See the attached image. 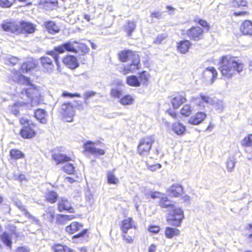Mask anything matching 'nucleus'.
Instances as JSON below:
<instances>
[{"label": "nucleus", "instance_id": "1", "mask_svg": "<svg viewBox=\"0 0 252 252\" xmlns=\"http://www.w3.org/2000/svg\"><path fill=\"white\" fill-rule=\"evenodd\" d=\"M13 74L12 79L14 82L21 84L28 85L29 86L28 88L23 89L20 95L22 98H24V96L29 98L31 102L17 101L8 107L10 111L14 115H18L20 110L31 109L42 103L43 99L39 90L30 83L29 78L25 77L21 74L20 72L16 70L14 71Z\"/></svg>", "mask_w": 252, "mask_h": 252}, {"label": "nucleus", "instance_id": "2", "mask_svg": "<svg viewBox=\"0 0 252 252\" xmlns=\"http://www.w3.org/2000/svg\"><path fill=\"white\" fill-rule=\"evenodd\" d=\"M158 204L161 208L168 209L167 221L169 223L177 227L180 226L184 219L183 210L172 204L171 201L164 194L159 198Z\"/></svg>", "mask_w": 252, "mask_h": 252}, {"label": "nucleus", "instance_id": "3", "mask_svg": "<svg viewBox=\"0 0 252 252\" xmlns=\"http://www.w3.org/2000/svg\"><path fill=\"white\" fill-rule=\"evenodd\" d=\"M243 67L244 64L236 61L235 58L224 56L220 62V70L223 77L230 78L236 72H241Z\"/></svg>", "mask_w": 252, "mask_h": 252}, {"label": "nucleus", "instance_id": "4", "mask_svg": "<svg viewBox=\"0 0 252 252\" xmlns=\"http://www.w3.org/2000/svg\"><path fill=\"white\" fill-rule=\"evenodd\" d=\"M58 54L54 51L47 53L45 56L40 58V63L43 69L47 72H51L54 68V62L58 65Z\"/></svg>", "mask_w": 252, "mask_h": 252}, {"label": "nucleus", "instance_id": "5", "mask_svg": "<svg viewBox=\"0 0 252 252\" xmlns=\"http://www.w3.org/2000/svg\"><path fill=\"white\" fill-rule=\"evenodd\" d=\"M154 141L153 136H146L140 141L138 146V152L141 156H147Z\"/></svg>", "mask_w": 252, "mask_h": 252}, {"label": "nucleus", "instance_id": "6", "mask_svg": "<svg viewBox=\"0 0 252 252\" xmlns=\"http://www.w3.org/2000/svg\"><path fill=\"white\" fill-rule=\"evenodd\" d=\"M61 113L66 122H70L72 121L73 118L75 115V110L72 104L70 103H64L61 106Z\"/></svg>", "mask_w": 252, "mask_h": 252}, {"label": "nucleus", "instance_id": "7", "mask_svg": "<svg viewBox=\"0 0 252 252\" xmlns=\"http://www.w3.org/2000/svg\"><path fill=\"white\" fill-rule=\"evenodd\" d=\"M1 28L5 32L16 34H19L21 32L19 23L17 22L4 21L1 24Z\"/></svg>", "mask_w": 252, "mask_h": 252}, {"label": "nucleus", "instance_id": "8", "mask_svg": "<svg viewBox=\"0 0 252 252\" xmlns=\"http://www.w3.org/2000/svg\"><path fill=\"white\" fill-rule=\"evenodd\" d=\"M203 30L200 27H193L187 31V36L191 40L198 41L202 38Z\"/></svg>", "mask_w": 252, "mask_h": 252}, {"label": "nucleus", "instance_id": "9", "mask_svg": "<svg viewBox=\"0 0 252 252\" xmlns=\"http://www.w3.org/2000/svg\"><path fill=\"white\" fill-rule=\"evenodd\" d=\"M96 143L91 141H88L83 145V148L85 151L95 156L103 155L105 154V151L97 148L94 146Z\"/></svg>", "mask_w": 252, "mask_h": 252}, {"label": "nucleus", "instance_id": "10", "mask_svg": "<svg viewBox=\"0 0 252 252\" xmlns=\"http://www.w3.org/2000/svg\"><path fill=\"white\" fill-rule=\"evenodd\" d=\"M76 41L66 42L60 46L55 47L54 50L56 52L60 54L64 53L65 51L68 52H74L76 50L75 43Z\"/></svg>", "mask_w": 252, "mask_h": 252}, {"label": "nucleus", "instance_id": "11", "mask_svg": "<svg viewBox=\"0 0 252 252\" xmlns=\"http://www.w3.org/2000/svg\"><path fill=\"white\" fill-rule=\"evenodd\" d=\"M124 69V73L126 74L128 72H133L140 68V59L138 55H134L133 59L129 61Z\"/></svg>", "mask_w": 252, "mask_h": 252}, {"label": "nucleus", "instance_id": "12", "mask_svg": "<svg viewBox=\"0 0 252 252\" xmlns=\"http://www.w3.org/2000/svg\"><path fill=\"white\" fill-rule=\"evenodd\" d=\"M35 125L33 124L30 125H27L25 126H22L20 130V134L22 137L24 138H32L34 137L36 134L34 129Z\"/></svg>", "mask_w": 252, "mask_h": 252}, {"label": "nucleus", "instance_id": "13", "mask_svg": "<svg viewBox=\"0 0 252 252\" xmlns=\"http://www.w3.org/2000/svg\"><path fill=\"white\" fill-rule=\"evenodd\" d=\"M203 75L210 84H212L217 77L218 73L214 67H208L204 70Z\"/></svg>", "mask_w": 252, "mask_h": 252}, {"label": "nucleus", "instance_id": "14", "mask_svg": "<svg viewBox=\"0 0 252 252\" xmlns=\"http://www.w3.org/2000/svg\"><path fill=\"white\" fill-rule=\"evenodd\" d=\"M241 145L244 148L245 151L251 155L249 159L252 158V134L246 136L241 142Z\"/></svg>", "mask_w": 252, "mask_h": 252}, {"label": "nucleus", "instance_id": "15", "mask_svg": "<svg viewBox=\"0 0 252 252\" xmlns=\"http://www.w3.org/2000/svg\"><path fill=\"white\" fill-rule=\"evenodd\" d=\"M58 210L59 212H63L64 210L68 211L70 213H74V209L71 206L70 202L65 198H61L58 202Z\"/></svg>", "mask_w": 252, "mask_h": 252}, {"label": "nucleus", "instance_id": "16", "mask_svg": "<svg viewBox=\"0 0 252 252\" xmlns=\"http://www.w3.org/2000/svg\"><path fill=\"white\" fill-rule=\"evenodd\" d=\"M123 85L121 83L113 84L110 91L111 96L114 98H119L123 94Z\"/></svg>", "mask_w": 252, "mask_h": 252}, {"label": "nucleus", "instance_id": "17", "mask_svg": "<svg viewBox=\"0 0 252 252\" xmlns=\"http://www.w3.org/2000/svg\"><path fill=\"white\" fill-rule=\"evenodd\" d=\"M63 63L68 68L74 69L79 66L76 58L73 56H67L63 59Z\"/></svg>", "mask_w": 252, "mask_h": 252}, {"label": "nucleus", "instance_id": "18", "mask_svg": "<svg viewBox=\"0 0 252 252\" xmlns=\"http://www.w3.org/2000/svg\"><path fill=\"white\" fill-rule=\"evenodd\" d=\"M19 23L21 30L20 33L30 34L33 33L35 30V26L31 23L23 21Z\"/></svg>", "mask_w": 252, "mask_h": 252}, {"label": "nucleus", "instance_id": "19", "mask_svg": "<svg viewBox=\"0 0 252 252\" xmlns=\"http://www.w3.org/2000/svg\"><path fill=\"white\" fill-rule=\"evenodd\" d=\"M206 117V113L202 112H198L189 118V123L191 125H197L201 123Z\"/></svg>", "mask_w": 252, "mask_h": 252}, {"label": "nucleus", "instance_id": "20", "mask_svg": "<svg viewBox=\"0 0 252 252\" xmlns=\"http://www.w3.org/2000/svg\"><path fill=\"white\" fill-rule=\"evenodd\" d=\"M200 98L196 97H192L191 99V101L198 105V106H202V102L201 100L203 102L208 103L210 105H213L214 102V99L212 98L209 97V96L203 95L202 94H200Z\"/></svg>", "mask_w": 252, "mask_h": 252}, {"label": "nucleus", "instance_id": "21", "mask_svg": "<svg viewBox=\"0 0 252 252\" xmlns=\"http://www.w3.org/2000/svg\"><path fill=\"white\" fill-rule=\"evenodd\" d=\"M240 30L244 35H252V22L249 20L245 21L240 27Z\"/></svg>", "mask_w": 252, "mask_h": 252}, {"label": "nucleus", "instance_id": "22", "mask_svg": "<svg viewBox=\"0 0 252 252\" xmlns=\"http://www.w3.org/2000/svg\"><path fill=\"white\" fill-rule=\"evenodd\" d=\"M191 45V44L189 41L184 40L178 43L177 49L181 53L186 54L189 51Z\"/></svg>", "mask_w": 252, "mask_h": 252}, {"label": "nucleus", "instance_id": "23", "mask_svg": "<svg viewBox=\"0 0 252 252\" xmlns=\"http://www.w3.org/2000/svg\"><path fill=\"white\" fill-rule=\"evenodd\" d=\"M44 26L47 31L51 34H55L59 32L58 26L53 21H45L44 23Z\"/></svg>", "mask_w": 252, "mask_h": 252}, {"label": "nucleus", "instance_id": "24", "mask_svg": "<svg viewBox=\"0 0 252 252\" xmlns=\"http://www.w3.org/2000/svg\"><path fill=\"white\" fill-rule=\"evenodd\" d=\"M133 226H134V221L132 218H128L122 221L121 229L122 231V233H127L128 230L132 228Z\"/></svg>", "mask_w": 252, "mask_h": 252}, {"label": "nucleus", "instance_id": "25", "mask_svg": "<svg viewBox=\"0 0 252 252\" xmlns=\"http://www.w3.org/2000/svg\"><path fill=\"white\" fill-rule=\"evenodd\" d=\"M47 112L43 109H38L34 112V116L40 123L45 124L47 123Z\"/></svg>", "mask_w": 252, "mask_h": 252}, {"label": "nucleus", "instance_id": "26", "mask_svg": "<svg viewBox=\"0 0 252 252\" xmlns=\"http://www.w3.org/2000/svg\"><path fill=\"white\" fill-rule=\"evenodd\" d=\"M134 55H138L133 53L130 51H124L119 53V58L122 62H126L133 59Z\"/></svg>", "mask_w": 252, "mask_h": 252}, {"label": "nucleus", "instance_id": "27", "mask_svg": "<svg viewBox=\"0 0 252 252\" xmlns=\"http://www.w3.org/2000/svg\"><path fill=\"white\" fill-rule=\"evenodd\" d=\"M172 129L177 135H182L186 131V127L182 124L176 122L172 125Z\"/></svg>", "mask_w": 252, "mask_h": 252}, {"label": "nucleus", "instance_id": "28", "mask_svg": "<svg viewBox=\"0 0 252 252\" xmlns=\"http://www.w3.org/2000/svg\"><path fill=\"white\" fill-rule=\"evenodd\" d=\"M43 217L44 219L53 222L56 218L55 209L51 207L47 208L45 213L43 214Z\"/></svg>", "mask_w": 252, "mask_h": 252}, {"label": "nucleus", "instance_id": "29", "mask_svg": "<svg viewBox=\"0 0 252 252\" xmlns=\"http://www.w3.org/2000/svg\"><path fill=\"white\" fill-rule=\"evenodd\" d=\"M186 101V98L181 95H178L173 97L171 103L174 108L177 109L182 104Z\"/></svg>", "mask_w": 252, "mask_h": 252}, {"label": "nucleus", "instance_id": "30", "mask_svg": "<svg viewBox=\"0 0 252 252\" xmlns=\"http://www.w3.org/2000/svg\"><path fill=\"white\" fill-rule=\"evenodd\" d=\"M35 67V64L32 60H30L22 64L21 70L23 73H27Z\"/></svg>", "mask_w": 252, "mask_h": 252}, {"label": "nucleus", "instance_id": "31", "mask_svg": "<svg viewBox=\"0 0 252 252\" xmlns=\"http://www.w3.org/2000/svg\"><path fill=\"white\" fill-rule=\"evenodd\" d=\"M82 227L83 225L82 224L77 222H73L70 225L66 227L65 230L68 233L73 234L79 230L80 228Z\"/></svg>", "mask_w": 252, "mask_h": 252}, {"label": "nucleus", "instance_id": "32", "mask_svg": "<svg viewBox=\"0 0 252 252\" xmlns=\"http://www.w3.org/2000/svg\"><path fill=\"white\" fill-rule=\"evenodd\" d=\"M76 47V50L74 51V53H79L81 54H84L89 52L90 49L86 45L81 42H78L75 43Z\"/></svg>", "mask_w": 252, "mask_h": 252}, {"label": "nucleus", "instance_id": "33", "mask_svg": "<svg viewBox=\"0 0 252 252\" xmlns=\"http://www.w3.org/2000/svg\"><path fill=\"white\" fill-rule=\"evenodd\" d=\"M53 158L57 162V164L71 160V158H70L67 157L65 155L61 154L53 155Z\"/></svg>", "mask_w": 252, "mask_h": 252}, {"label": "nucleus", "instance_id": "34", "mask_svg": "<svg viewBox=\"0 0 252 252\" xmlns=\"http://www.w3.org/2000/svg\"><path fill=\"white\" fill-rule=\"evenodd\" d=\"M165 234L167 238H172L173 237L180 234V230L175 228L167 227L165 229Z\"/></svg>", "mask_w": 252, "mask_h": 252}, {"label": "nucleus", "instance_id": "35", "mask_svg": "<svg viewBox=\"0 0 252 252\" xmlns=\"http://www.w3.org/2000/svg\"><path fill=\"white\" fill-rule=\"evenodd\" d=\"M183 189L181 185L176 184L172 186L169 189L170 193L174 197L178 196L182 192Z\"/></svg>", "mask_w": 252, "mask_h": 252}, {"label": "nucleus", "instance_id": "36", "mask_svg": "<svg viewBox=\"0 0 252 252\" xmlns=\"http://www.w3.org/2000/svg\"><path fill=\"white\" fill-rule=\"evenodd\" d=\"M136 23L134 21H128L124 26L125 31L126 32L128 36L131 35V33L135 30Z\"/></svg>", "mask_w": 252, "mask_h": 252}, {"label": "nucleus", "instance_id": "37", "mask_svg": "<svg viewBox=\"0 0 252 252\" xmlns=\"http://www.w3.org/2000/svg\"><path fill=\"white\" fill-rule=\"evenodd\" d=\"M126 82L129 86L133 87H139L140 86V82L138 78L134 75H132L126 78Z\"/></svg>", "mask_w": 252, "mask_h": 252}, {"label": "nucleus", "instance_id": "38", "mask_svg": "<svg viewBox=\"0 0 252 252\" xmlns=\"http://www.w3.org/2000/svg\"><path fill=\"white\" fill-rule=\"evenodd\" d=\"M114 172V170L107 172V179L109 184H116L119 182L118 179L115 177Z\"/></svg>", "mask_w": 252, "mask_h": 252}, {"label": "nucleus", "instance_id": "39", "mask_svg": "<svg viewBox=\"0 0 252 252\" xmlns=\"http://www.w3.org/2000/svg\"><path fill=\"white\" fill-rule=\"evenodd\" d=\"M58 197V194L54 191H50L48 192L45 196L46 200L51 203H55Z\"/></svg>", "mask_w": 252, "mask_h": 252}, {"label": "nucleus", "instance_id": "40", "mask_svg": "<svg viewBox=\"0 0 252 252\" xmlns=\"http://www.w3.org/2000/svg\"><path fill=\"white\" fill-rule=\"evenodd\" d=\"M0 238L5 245L11 248L12 244L11 238L9 234L6 232H4L0 235Z\"/></svg>", "mask_w": 252, "mask_h": 252}, {"label": "nucleus", "instance_id": "41", "mask_svg": "<svg viewBox=\"0 0 252 252\" xmlns=\"http://www.w3.org/2000/svg\"><path fill=\"white\" fill-rule=\"evenodd\" d=\"M137 78L140 82V85L141 84L147 85L149 80V74L146 71H143L139 74Z\"/></svg>", "mask_w": 252, "mask_h": 252}, {"label": "nucleus", "instance_id": "42", "mask_svg": "<svg viewBox=\"0 0 252 252\" xmlns=\"http://www.w3.org/2000/svg\"><path fill=\"white\" fill-rule=\"evenodd\" d=\"M10 156L14 159L21 158L24 157V154L19 150L12 149L10 152Z\"/></svg>", "mask_w": 252, "mask_h": 252}, {"label": "nucleus", "instance_id": "43", "mask_svg": "<svg viewBox=\"0 0 252 252\" xmlns=\"http://www.w3.org/2000/svg\"><path fill=\"white\" fill-rule=\"evenodd\" d=\"M227 169L228 172H232L234 168L235 165V159L233 157L228 158L226 162Z\"/></svg>", "mask_w": 252, "mask_h": 252}, {"label": "nucleus", "instance_id": "44", "mask_svg": "<svg viewBox=\"0 0 252 252\" xmlns=\"http://www.w3.org/2000/svg\"><path fill=\"white\" fill-rule=\"evenodd\" d=\"M55 252H72V251L66 246L56 245L54 247Z\"/></svg>", "mask_w": 252, "mask_h": 252}, {"label": "nucleus", "instance_id": "45", "mask_svg": "<svg viewBox=\"0 0 252 252\" xmlns=\"http://www.w3.org/2000/svg\"><path fill=\"white\" fill-rule=\"evenodd\" d=\"M133 99L130 95L124 96L120 100V103L123 105H130L133 103Z\"/></svg>", "mask_w": 252, "mask_h": 252}, {"label": "nucleus", "instance_id": "46", "mask_svg": "<svg viewBox=\"0 0 252 252\" xmlns=\"http://www.w3.org/2000/svg\"><path fill=\"white\" fill-rule=\"evenodd\" d=\"M191 113V107L189 105H185L181 110V114L186 117L189 116Z\"/></svg>", "mask_w": 252, "mask_h": 252}, {"label": "nucleus", "instance_id": "47", "mask_svg": "<svg viewBox=\"0 0 252 252\" xmlns=\"http://www.w3.org/2000/svg\"><path fill=\"white\" fill-rule=\"evenodd\" d=\"M56 223L65 224L67 222V220L64 215L57 214L56 215Z\"/></svg>", "mask_w": 252, "mask_h": 252}, {"label": "nucleus", "instance_id": "48", "mask_svg": "<svg viewBox=\"0 0 252 252\" xmlns=\"http://www.w3.org/2000/svg\"><path fill=\"white\" fill-rule=\"evenodd\" d=\"M63 170L68 174H72L74 171V168L71 163H67L63 167Z\"/></svg>", "mask_w": 252, "mask_h": 252}, {"label": "nucleus", "instance_id": "49", "mask_svg": "<svg viewBox=\"0 0 252 252\" xmlns=\"http://www.w3.org/2000/svg\"><path fill=\"white\" fill-rule=\"evenodd\" d=\"M247 1L245 0H233L232 5L234 7L246 6Z\"/></svg>", "mask_w": 252, "mask_h": 252}, {"label": "nucleus", "instance_id": "50", "mask_svg": "<svg viewBox=\"0 0 252 252\" xmlns=\"http://www.w3.org/2000/svg\"><path fill=\"white\" fill-rule=\"evenodd\" d=\"M15 0H0V5L3 7H10Z\"/></svg>", "mask_w": 252, "mask_h": 252}, {"label": "nucleus", "instance_id": "51", "mask_svg": "<svg viewBox=\"0 0 252 252\" xmlns=\"http://www.w3.org/2000/svg\"><path fill=\"white\" fill-rule=\"evenodd\" d=\"M216 109L218 110L219 112H221L223 109V103L221 100H217L214 102L213 104Z\"/></svg>", "mask_w": 252, "mask_h": 252}, {"label": "nucleus", "instance_id": "52", "mask_svg": "<svg viewBox=\"0 0 252 252\" xmlns=\"http://www.w3.org/2000/svg\"><path fill=\"white\" fill-rule=\"evenodd\" d=\"M18 62V59L15 57H9L6 59V63L8 64L15 65Z\"/></svg>", "mask_w": 252, "mask_h": 252}, {"label": "nucleus", "instance_id": "53", "mask_svg": "<svg viewBox=\"0 0 252 252\" xmlns=\"http://www.w3.org/2000/svg\"><path fill=\"white\" fill-rule=\"evenodd\" d=\"M17 205L20 210H21L22 211H24L25 212L24 214L26 217L31 219H35L25 209L24 206L21 203H17Z\"/></svg>", "mask_w": 252, "mask_h": 252}, {"label": "nucleus", "instance_id": "54", "mask_svg": "<svg viewBox=\"0 0 252 252\" xmlns=\"http://www.w3.org/2000/svg\"><path fill=\"white\" fill-rule=\"evenodd\" d=\"M167 36L165 34H161L158 35L155 40L154 43L156 44H160L161 42L166 38Z\"/></svg>", "mask_w": 252, "mask_h": 252}, {"label": "nucleus", "instance_id": "55", "mask_svg": "<svg viewBox=\"0 0 252 252\" xmlns=\"http://www.w3.org/2000/svg\"><path fill=\"white\" fill-rule=\"evenodd\" d=\"M127 233H122V236L123 240L126 243H132L133 242V239L131 237L127 236Z\"/></svg>", "mask_w": 252, "mask_h": 252}, {"label": "nucleus", "instance_id": "56", "mask_svg": "<svg viewBox=\"0 0 252 252\" xmlns=\"http://www.w3.org/2000/svg\"><path fill=\"white\" fill-rule=\"evenodd\" d=\"M194 22L198 23L204 28L209 27L207 22L203 20L195 18L194 19Z\"/></svg>", "mask_w": 252, "mask_h": 252}, {"label": "nucleus", "instance_id": "57", "mask_svg": "<svg viewBox=\"0 0 252 252\" xmlns=\"http://www.w3.org/2000/svg\"><path fill=\"white\" fill-rule=\"evenodd\" d=\"M62 96H64V97H79L81 96L80 94H78V93L71 94V93H68L67 92H63L62 94Z\"/></svg>", "mask_w": 252, "mask_h": 252}, {"label": "nucleus", "instance_id": "58", "mask_svg": "<svg viewBox=\"0 0 252 252\" xmlns=\"http://www.w3.org/2000/svg\"><path fill=\"white\" fill-rule=\"evenodd\" d=\"M159 227L158 226H155V225H152L150 226L148 230L152 233H157L159 231Z\"/></svg>", "mask_w": 252, "mask_h": 252}, {"label": "nucleus", "instance_id": "59", "mask_svg": "<svg viewBox=\"0 0 252 252\" xmlns=\"http://www.w3.org/2000/svg\"><path fill=\"white\" fill-rule=\"evenodd\" d=\"M160 167H161L160 164H156L155 165L149 166L148 168L149 170H151V171H155L157 169H159Z\"/></svg>", "mask_w": 252, "mask_h": 252}, {"label": "nucleus", "instance_id": "60", "mask_svg": "<svg viewBox=\"0 0 252 252\" xmlns=\"http://www.w3.org/2000/svg\"><path fill=\"white\" fill-rule=\"evenodd\" d=\"M87 231H88V230L87 229H85L83 231H82L81 232L74 235L73 236V238H78L83 237L84 236V235L85 234H87Z\"/></svg>", "mask_w": 252, "mask_h": 252}, {"label": "nucleus", "instance_id": "61", "mask_svg": "<svg viewBox=\"0 0 252 252\" xmlns=\"http://www.w3.org/2000/svg\"><path fill=\"white\" fill-rule=\"evenodd\" d=\"M20 122L23 126H25L27 125H30L32 124L31 122L28 120L27 118H22L20 120Z\"/></svg>", "mask_w": 252, "mask_h": 252}, {"label": "nucleus", "instance_id": "62", "mask_svg": "<svg viewBox=\"0 0 252 252\" xmlns=\"http://www.w3.org/2000/svg\"><path fill=\"white\" fill-rule=\"evenodd\" d=\"M95 94V92L93 91H88L86 92L85 94V99L86 100L89 98L94 96Z\"/></svg>", "mask_w": 252, "mask_h": 252}, {"label": "nucleus", "instance_id": "63", "mask_svg": "<svg viewBox=\"0 0 252 252\" xmlns=\"http://www.w3.org/2000/svg\"><path fill=\"white\" fill-rule=\"evenodd\" d=\"M163 195V194L161 193V192L156 191L152 192L151 193V196L152 198H158L159 199Z\"/></svg>", "mask_w": 252, "mask_h": 252}, {"label": "nucleus", "instance_id": "64", "mask_svg": "<svg viewBox=\"0 0 252 252\" xmlns=\"http://www.w3.org/2000/svg\"><path fill=\"white\" fill-rule=\"evenodd\" d=\"M16 252H30L29 250L26 248L21 247H19L16 251Z\"/></svg>", "mask_w": 252, "mask_h": 252}]
</instances>
